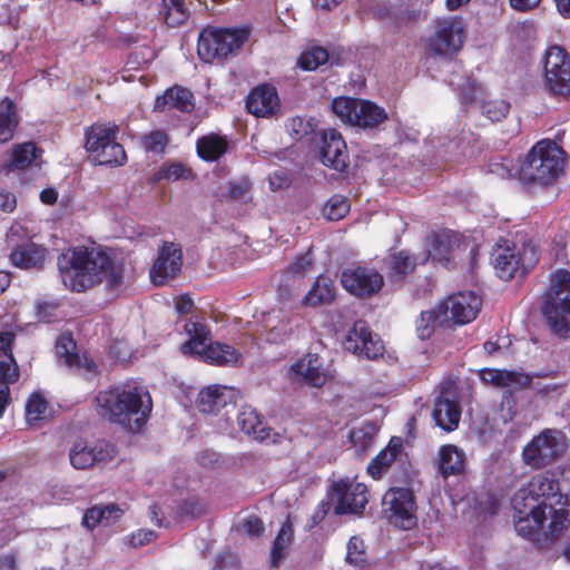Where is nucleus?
Wrapping results in <instances>:
<instances>
[{
  "mask_svg": "<svg viewBox=\"0 0 570 570\" xmlns=\"http://www.w3.org/2000/svg\"><path fill=\"white\" fill-rule=\"evenodd\" d=\"M514 528L518 534L534 535L548 522V529L537 538L541 546L553 542L570 523V511L561 503L559 484L552 474L540 473L530 479L511 498Z\"/></svg>",
  "mask_w": 570,
  "mask_h": 570,
  "instance_id": "nucleus-1",
  "label": "nucleus"
},
{
  "mask_svg": "<svg viewBox=\"0 0 570 570\" xmlns=\"http://www.w3.org/2000/svg\"><path fill=\"white\" fill-rule=\"evenodd\" d=\"M62 283L73 292H83L106 282L109 289L122 284V272L111 258L96 247L79 246L69 249L58 259Z\"/></svg>",
  "mask_w": 570,
  "mask_h": 570,
  "instance_id": "nucleus-2",
  "label": "nucleus"
},
{
  "mask_svg": "<svg viewBox=\"0 0 570 570\" xmlns=\"http://www.w3.org/2000/svg\"><path fill=\"white\" fill-rule=\"evenodd\" d=\"M96 401L102 417L131 432L142 429L153 409L149 393L130 384L100 392Z\"/></svg>",
  "mask_w": 570,
  "mask_h": 570,
  "instance_id": "nucleus-3",
  "label": "nucleus"
},
{
  "mask_svg": "<svg viewBox=\"0 0 570 570\" xmlns=\"http://www.w3.org/2000/svg\"><path fill=\"white\" fill-rule=\"evenodd\" d=\"M564 151L554 141L541 140L527 154L519 167V178L524 184L548 186L554 183L564 169Z\"/></svg>",
  "mask_w": 570,
  "mask_h": 570,
  "instance_id": "nucleus-4",
  "label": "nucleus"
},
{
  "mask_svg": "<svg viewBox=\"0 0 570 570\" xmlns=\"http://www.w3.org/2000/svg\"><path fill=\"white\" fill-rule=\"evenodd\" d=\"M542 313L551 330L559 336L570 333V273L557 271L551 278V288L546 295Z\"/></svg>",
  "mask_w": 570,
  "mask_h": 570,
  "instance_id": "nucleus-5",
  "label": "nucleus"
},
{
  "mask_svg": "<svg viewBox=\"0 0 570 570\" xmlns=\"http://www.w3.org/2000/svg\"><path fill=\"white\" fill-rule=\"evenodd\" d=\"M248 40L245 29H216L207 27L198 37L197 53L204 62L222 61L236 55Z\"/></svg>",
  "mask_w": 570,
  "mask_h": 570,
  "instance_id": "nucleus-6",
  "label": "nucleus"
},
{
  "mask_svg": "<svg viewBox=\"0 0 570 570\" xmlns=\"http://www.w3.org/2000/svg\"><path fill=\"white\" fill-rule=\"evenodd\" d=\"M567 449L564 433L556 429H546L523 448L522 462L534 470L543 469L561 458Z\"/></svg>",
  "mask_w": 570,
  "mask_h": 570,
  "instance_id": "nucleus-7",
  "label": "nucleus"
},
{
  "mask_svg": "<svg viewBox=\"0 0 570 570\" xmlns=\"http://www.w3.org/2000/svg\"><path fill=\"white\" fill-rule=\"evenodd\" d=\"M116 126H91L86 132V148L91 161L98 165H122L126 161L125 149L116 141Z\"/></svg>",
  "mask_w": 570,
  "mask_h": 570,
  "instance_id": "nucleus-8",
  "label": "nucleus"
},
{
  "mask_svg": "<svg viewBox=\"0 0 570 570\" xmlns=\"http://www.w3.org/2000/svg\"><path fill=\"white\" fill-rule=\"evenodd\" d=\"M544 89L559 99L570 97V56L559 47L551 46L546 51L543 66Z\"/></svg>",
  "mask_w": 570,
  "mask_h": 570,
  "instance_id": "nucleus-9",
  "label": "nucleus"
},
{
  "mask_svg": "<svg viewBox=\"0 0 570 570\" xmlns=\"http://www.w3.org/2000/svg\"><path fill=\"white\" fill-rule=\"evenodd\" d=\"M383 512L389 522L402 530H411L417 524V504L412 490L391 488L382 500Z\"/></svg>",
  "mask_w": 570,
  "mask_h": 570,
  "instance_id": "nucleus-10",
  "label": "nucleus"
},
{
  "mask_svg": "<svg viewBox=\"0 0 570 570\" xmlns=\"http://www.w3.org/2000/svg\"><path fill=\"white\" fill-rule=\"evenodd\" d=\"M7 244L10 248V263L21 269L39 268L47 255V249L32 242L20 225H13L7 233Z\"/></svg>",
  "mask_w": 570,
  "mask_h": 570,
  "instance_id": "nucleus-11",
  "label": "nucleus"
},
{
  "mask_svg": "<svg viewBox=\"0 0 570 570\" xmlns=\"http://www.w3.org/2000/svg\"><path fill=\"white\" fill-rule=\"evenodd\" d=\"M465 23L461 17L438 20L435 32L429 40V48L435 55L451 56L458 52L465 39Z\"/></svg>",
  "mask_w": 570,
  "mask_h": 570,
  "instance_id": "nucleus-12",
  "label": "nucleus"
},
{
  "mask_svg": "<svg viewBox=\"0 0 570 570\" xmlns=\"http://www.w3.org/2000/svg\"><path fill=\"white\" fill-rule=\"evenodd\" d=\"M482 306L481 298L472 292H462L450 296L440 305L443 321H452L454 324L463 325L472 322L479 314Z\"/></svg>",
  "mask_w": 570,
  "mask_h": 570,
  "instance_id": "nucleus-13",
  "label": "nucleus"
},
{
  "mask_svg": "<svg viewBox=\"0 0 570 570\" xmlns=\"http://www.w3.org/2000/svg\"><path fill=\"white\" fill-rule=\"evenodd\" d=\"M335 514L361 513L367 503V489L363 483L341 480L333 485Z\"/></svg>",
  "mask_w": 570,
  "mask_h": 570,
  "instance_id": "nucleus-14",
  "label": "nucleus"
},
{
  "mask_svg": "<svg viewBox=\"0 0 570 570\" xmlns=\"http://www.w3.org/2000/svg\"><path fill=\"white\" fill-rule=\"evenodd\" d=\"M115 455V446L107 442H98L95 445L76 443L69 451L70 464L77 470H86L95 465L106 464Z\"/></svg>",
  "mask_w": 570,
  "mask_h": 570,
  "instance_id": "nucleus-15",
  "label": "nucleus"
},
{
  "mask_svg": "<svg viewBox=\"0 0 570 570\" xmlns=\"http://www.w3.org/2000/svg\"><path fill=\"white\" fill-rule=\"evenodd\" d=\"M341 283L348 293L362 297L381 289L383 277L373 268L355 267L342 273Z\"/></svg>",
  "mask_w": 570,
  "mask_h": 570,
  "instance_id": "nucleus-16",
  "label": "nucleus"
},
{
  "mask_svg": "<svg viewBox=\"0 0 570 570\" xmlns=\"http://www.w3.org/2000/svg\"><path fill=\"white\" fill-rule=\"evenodd\" d=\"M525 254L521 256L518 246L507 239L498 243L491 253V264L503 281L511 279L520 265H525Z\"/></svg>",
  "mask_w": 570,
  "mask_h": 570,
  "instance_id": "nucleus-17",
  "label": "nucleus"
},
{
  "mask_svg": "<svg viewBox=\"0 0 570 570\" xmlns=\"http://www.w3.org/2000/svg\"><path fill=\"white\" fill-rule=\"evenodd\" d=\"M321 159L325 166L340 173L345 171L348 167L350 158L346 144L336 129L330 128L323 131Z\"/></svg>",
  "mask_w": 570,
  "mask_h": 570,
  "instance_id": "nucleus-18",
  "label": "nucleus"
},
{
  "mask_svg": "<svg viewBox=\"0 0 570 570\" xmlns=\"http://www.w3.org/2000/svg\"><path fill=\"white\" fill-rule=\"evenodd\" d=\"M181 264V249L174 243L165 244L150 271L153 283L163 285L167 278L174 277L180 271Z\"/></svg>",
  "mask_w": 570,
  "mask_h": 570,
  "instance_id": "nucleus-19",
  "label": "nucleus"
},
{
  "mask_svg": "<svg viewBox=\"0 0 570 570\" xmlns=\"http://www.w3.org/2000/svg\"><path fill=\"white\" fill-rule=\"evenodd\" d=\"M247 110L256 117H272L281 109V101L274 86L265 83L255 87L246 101Z\"/></svg>",
  "mask_w": 570,
  "mask_h": 570,
  "instance_id": "nucleus-20",
  "label": "nucleus"
},
{
  "mask_svg": "<svg viewBox=\"0 0 570 570\" xmlns=\"http://www.w3.org/2000/svg\"><path fill=\"white\" fill-rule=\"evenodd\" d=\"M239 429L259 442L276 443L278 434L265 424L258 412L252 406H243L237 414Z\"/></svg>",
  "mask_w": 570,
  "mask_h": 570,
  "instance_id": "nucleus-21",
  "label": "nucleus"
},
{
  "mask_svg": "<svg viewBox=\"0 0 570 570\" xmlns=\"http://www.w3.org/2000/svg\"><path fill=\"white\" fill-rule=\"evenodd\" d=\"M235 391L228 386L210 385L203 389L197 399V407L202 413L213 414L233 403Z\"/></svg>",
  "mask_w": 570,
  "mask_h": 570,
  "instance_id": "nucleus-22",
  "label": "nucleus"
},
{
  "mask_svg": "<svg viewBox=\"0 0 570 570\" xmlns=\"http://www.w3.org/2000/svg\"><path fill=\"white\" fill-rule=\"evenodd\" d=\"M296 379L305 383L321 387L327 381V375L322 367V361L316 354H307L291 367Z\"/></svg>",
  "mask_w": 570,
  "mask_h": 570,
  "instance_id": "nucleus-23",
  "label": "nucleus"
},
{
  "mask_svg": "<svg viewBox=\"0 0 570 570\" xmlns=\"http://www.w3.org/2000/svg\"><path fill=\"white\" fill-rule=\"evenodd\" d=\"M194 107L193 92L187 88L174 86L156 98L154 110L165 111L175 108L181 112H191Z\"/></svg>",
  "mask_w": 570,
  "mask_h": 570,
  "instance_id": "nucleus-24",
  "label": "nucleus"
},
{
  "mask_svg": "<svg viewBox=\"0 0 570 570\" xmlns=\"http://www.w3.org/2000/svg\"><path fill=\"white\" fill-rule=\"evenodd\" d=\"M432 416L438 426L446 432H451L459 426L461 409L458 402L442 394L434 403Z\"/></svg>",
  "mask_w": 570,
  "mask_h": 570,
  "instance_id": "nucleus-25",
  "label": "nucleus"
},
{
  "mask_svg": "<svg viewBox=\"0 0 570 570\" xmlns=\"http://www.w3.org/2000/svg\"><path fill=\"white\" fill-rule=\"evenodd\" d=\"M124 514V510L115 503L107 505H95L86 510L82 518V525L89 530L97 525H111L116 523Z\"/></svg>",
  "mask_w": 570,
  "mask_h": 570,
  "instance_id": "nucleus-26",
  "label": "nucleus"
},
{
  "mask_svg": "<svg viewBox=\"0 0 570 570\" xmlns=\"http://www.w3.org/2000/svg\"><path fill=\"white\" fill-rule=\"evenodd\" d=\"M455 245V235L450 232L435 233L429 240V257L435 263L449 266L451 263V253Z\"/></svg>",
  "mask_w": 570,
  "mask_h": 570,
  "instance_id": "nucleus-27",
  "label": "nucleus"
},
{
  "mask_svg": "<svg viewBox=\"0 0 570 570\" xmlns=\"http://www.w3.org/2000/svg\"><path fill=\"white\" fill-rule=\"evenodd\" d=\"M481 376L484 382L499 387L523 389L531 382L528 375L508 370H485Z\"/></svg>",
  "mask_w": 570,
  "mask_h": 570,
  "instance_id": "nucleus-28",
  "label": "nucleus"
},
{
  "mask_svg": "<svg viewBox=\"0 0 570 570\" xmlns=\"http://www.w3.org/2000/svg\"><path fill=\"white\" fill-rule=\"evenodd\" d=\"M464 453L458 446L448 444L439 451V471L443 478L458 475L464 469Z\"/></svg>",
  "mask_w": 570,
  "mask_h": 570,
  "instance_id": "nucleus-29",
  "label": "nucleus"
},
{
  "mask_svg": "<svg viewBox=\"0 0 570 570\" xmlns=\"http://www.w3.org/2000/svg\"><path fill=\"white\" fill-rule=\"evenodd\" d=\"M198 356L210 364L234 365L238 363L240 354L232 345L209 342L207 347H203V352Z\"/></svg>",
  "mask_w": 570,
  "mask_h": 570,
  "instance_id": "nucleus-30",
  "label": "nucleus"
},
{
  "mask_svg": "<svg viewBox=\"0 0 570 570\" xmlns=\"http://www.w3.org/2000/svg\"><path fill=\"white\" fill-rule=\"evenodd\" d=\"M185 331L189 335V340L181 345L184 354L199 355L203 347L208 346L210 342V332L205 324L199 322L189 321L185 325Z\"/></svg>",
  "mask_w": 570,
  "mask_h": 570,
  "instance_id": "nucleus-31",
  "label": "nucleus"
},
{
  "mask_svg": "<svg viewBox=\"0 0 570 570\" xmlns=\"http://www.w3.org/2000/svg\"><path fill=\"white\" fill-rule=\"evenodd\" d=\"M335 296V288L333 281L328 277L318 276L302 299L303 306L315 307L321 304H330Z\"/></svg>",
  "mask_w": 570,
  "mask_h": 570,
  "instance_id": "nucleus-32",
  "label": "nucleus"
},
{
  "mask_svg": "<svg viewBox=\"0 0 570 570\" xmlns=\"http://www.w3.org/2000/svg\"><path fill=\"white\" fill-rule=\"evenodd\" d=\"M402 448L400 439H392L389 445L383 449L368 464L367 472L374 479H380L382 474L396 460Z\"/></svg>",
  "mask_w": 570,
  "mask_h": 570,
  "instance_id": "nucleus-33",
  "label": "nucleus"
},
{
  "mask_svg": "<svg viewBox=\"0 0 570 570\" xmlns=\"http://www.w3.org/2000/svg\"><path fill=\"white\" fill-rule=\"evenodd\" d=\"M387 119L385 110L372 101L361 100L353 126L374 128Z\"/></svg>",
  "mask_w": 570,
  "mask_h": 570,
  "instance_id": "nucleus-34",
  "label": "nucleus"
},
{
  "mask_svg": "<svg viewBox=\"0 0 570 570\" xmlns=\"http://www.w3.org/2000/svg\"><path fill=\"white\" fill-rule=\"evenodd\" d=\"M227 146V140L215 134L199 138L196 144L198 156L207 161L220 158L226 153Z\"/></svg>",
  "mask_w": 570,
  "mask_h": 570,
  "instance_id": "nucleus-35",
  "label": "nucleus"
},
{
  "mask_svg": "<svg viewBox=\"0 0 570 570\" xmlns=\"http://www.w3.org/2000/svg\"><path fill=\"white\" fill-rule=\"evenodd\" d=\"M56 355L69 367H80L82 364L81 357L76 353V342L69 333H63L58 337Z\"/></svg>",
  "mask_w": 570,
  "mask_h": 570,
  "instance_id": "nucleus-36",
  "label": "nucleus"
},
{
  "mask_svg": "<svg viewBox=\"0 0 570 570\" xmlns=\"http://www.w3.org/2000/svg\"><path fill=\"white\" fill-rule=\"evenodd\" d=\"M16 126L14 104L6 98L0 102V142H6L13 137Z\"/></svg>",
  "mask_w": 570,
  "mask_h": 570,
  "instance_id": "nucleus-37",
  "label": "nucleus"
},
{
  "mask_svg": "<svg viewBox=\"0 0 570 570\" xmlns=\"http://www.w3.org/2000/svg\"><path fill=\"white\" fill-rule=\"evenodd\" d=\"M165 22L173 28L181 26L189 17L185 0H163Z\"/></svg>",
  "mask_w": 570,
  "mask_h": 570,
  "instance_id": "nucleus-38",
  "label": "nucleus"
},
{
  "mask_svg": "<svg viewBox=\"0 0 570 570\" xmlns=\"http://www.w3.org/2000/svg\"><path fill=\"white\" fill-rule=\"evenodd\" d=\"M294 537V530L292 524L287 521L285 522L277 537L274 540L272 552H271V563L272 567L277 568L281 560L284 558V551L288 548Z\"/></svg>",
  "mask_w": 570,
  "mask_h": 570,
  "instance_id": "nucleus-39",
  "label": "nucleus"
},
{
  "mask_svg": "<svg viewBox=\"0 0 570 570\" xmlns=\"http://www.w3.org/2000/svg\"><path fill=\"white\" fill-rule=\"evenodd\" d=\"M38 149L33 142L18 145L13 151L11 161L4 168L24 169L37 159Z\"/></svg>",
  "mask_w": 570,
  "mask_h": 570,
  "instance_id": "nucleus-40",
  "label": "nucleus"
},
{
  "mask_svg": "<svg viewBox=\"0 0 570 570\" xmlns=\"http://www.w3.org/2000/svg\"><path fill=\"white\" fill-rule=\"evenodd\" d=\"M372 332L364 321H356L348 331L344 346L347 351L355 353L362 345L367 343Z\"/></svg>",
  "mask_w": 570,
  "mask_h": 570,
  "instance_id": "nucleus-41",
  "label": "nucleus"
},
{
  "mask_svg": "<svg viewBox=\"0 0 570 570\" xmlns=\"http://www.w3.org/2000/svg\"><path fill=\"white\" fill-rule=\"evenodd\" d=\"M48 403L39 394H33L26 405V420L29 425H38L48 417Z\"/></svg>",
  "mask_w": 570,
  "mask_h": 570,
  "instance_id": "nucleus-42",
  "label": "nucleus"
},
{
  "mask_svg": "<svg viewBox=\"0 0 570 570\" xmlns=\"http://www.w3.org/2000/svg\"><path fill=\"white\" fill-rule=\"evenodd\" d=\"M361 100L347 97L336 98L332 104L333 112L343 121L353 125Z\"/></svg>",
  "mask_w": 570,
  "mask_h": 570,
  "instance_id": "nucleus-43",
  "label": "nucleus"
},
{
  "mask_svg": "<svg viewBox=\"0 0 570 570\" xmlns=\"http://www.w3.org/2000/svg\"><path fill=\"white\" fill-rule=\"evenodd\" d=\"M443 324V315L440 308L436 311L422 312L420 318L416 321V332L420 338L425 340L431 336L434 331L435 324Z\"/></svg>",
  "mask_w": 570,
  "mask_h": 570,
  "instance_id": "nucleus-44",
  "label": "nucleus"
},
{
  "mask_svg": "<svg viewBox=\"0 0 570 570\" xmlns=\"http://www.w3.org/2000/svg\"><path fill=\"white\" fill-rule=\"evenodd\" d=\"M510 110V104L504 99H489L481 104V112L491 121H501L507 117Z\"/></svg>",
  "mask_w": 570,
  "mask_h": 570,
  "instance_id": "nucleus-45",
  "label": "nucleus"
},
{
  "mask_svg": "<svg viewBox=\"0 0 570 570\" xmlns=\"http://www.w3.org/2000/svg\"><path fill=\"white\" fill-rule=\"evenodd\" d=\"M348 212V200L340 195L332 196L323 208L324 216L332 222L342 219Z\"/></svg>",
  "mask_w": 570,
  "mask_h": 570,
  "instance_id": "nucleus-46",
  "label": "nucleus"
},
{
  "mask_svg": "<svg viewBox=\"0 0 570 570\" xmlns=\"http://www.w3.org/2000/svg\"><path fill=\"white\" fill-rule=\"evenodd\" d=\"M328 60V53L321 47H314L304 51L298 59V65L304 70H315Z\"/></svg>",
  "mask_w": 570,
  "mask_h": 570,
  "instance_id": "nucleus-47",
  "label": "nucleus"
},
{
  "mask_svg": "<svg viewBox=\"0 0 570 570\" xmlns=\"http://www.w3.org/2000/svg\"><path fill=\"white\" fill-rule=\"evenodd\" d=\"M346 562L352 566H362L366 562L365 544L362 538L354 535L347 543Z\"/></svg>",
  "mask_w": 570,
  "mask_h": 570,
  "instance_id": "nucleus-48",
  "label": "nucleus"
},
{
  "mask_svg": "<svg viewBox=\"0 0 570 570\" xmlns=\"http://www.w3.org/2000/svg\"><path fill=\"white\" fill-rule=\"evenodd\" d=\"M416 265V262L404 252L394 254L391 257V269L399 276H404L411 273Z\"/></svg>",
  "mask_w": 570,
  "mask_h": 570,
  "instance_id": "nucleus-49",
  "label": "nucleus"
},
{
  "mask_svg": "<svg viewBox=\"0 0 570 570\" xmlns=\"http://www.w3.org/2000/svg\"><path fill=\"white\" fill-rule=\"evenodd\" d=\"M383 352L384 346L381 338L372 333L367 340V343L362 345V347H360V350H357L354 354L363 356L367 360H376L383 355Z\"/></svg>",
  "mask_w": 570,
  "mask_h": 570,
  "instance_id": "nucleus-50",
  "label": "nucleus"
},
{
  "mask_svg": "<svg viewBox=\"0 0 570 570\" xmlns=\"http://www.w3.org/2000/svg\"><path fill=\"white\" fill-rule=\"evenodd\" d=\"M167 136L161 130L151 131L142 137V146L146 150L161 153L167 145Z\"/></svg>",
  "mask_w": 570,
  "mask_h": 570,
  "instance_id": "nucleus-51",
  "label": "nucleus"
},
{
  "mask_svg": "<svg viewBox=\"0 0 570 570\" xmlns=\"http://www.w3.org/2000/svg\"><path fill=\"white\" fill-rule=\"evenodd\" d=\"M161 178L167 180H178L180 178H190V170L184 167L181 164H170L164 167L159 173Z\"/></svg>",
  "mask_w": 570,
  "mask_h": 570,
  "instance_id": "nucleus-52",
  "label": "nucleus"
},
{
  "mask_svg": "<svg viewBox=\"0 0 570 570\" xmlns=\"http://www.w3.org/2000/svg\"><path fill=\"white\" fill-rule=\"evenodd\" d=\"M483 94V88L475 81L466 80V86H463L460 95L462 104L470 105L480 98Z\"/></svg>",
  "mask_w": 570,
  "mask_h": 570,
  "instance_id": "nucleus-53",
  "label": "nucleus"
},
{
  "mask_svg": "<svg viewBox=\"0 0 570 570\" xmlns=\"http://www.w3.org/2000/svg\"><path fill=\"white\" fill-rule=\"evenodd\" d=\"M287 130L294 139L298 140L309 131V125L301 117L289 119Z\"/></svg>",
  "mask_w": 570,
  "mask_h": 570,
  "instance_id": "nucleus-54",
  "label": "nucleus"
},
{
  "mask_svg": "<svg viewBox=\"0 0 570 570\" xmlns=\"http://www.w3.org/2000/svg\"><path fill=\"white\" fill-rule=\"evenodd\" d=\"M313 264V257L311 250L304 255L297 257L289 266L288 269L294 275H303Z\"/></svg>",
  "mask_w": 570,
  "mask_h": 570,
  "instance_id": "nucleus-55",
  "label": "nucleus"
},
{
  "mask_svg": "<svg viewBox=\"0 0 570 570\" xmlns=\"http://www.w3.org/2000/svg\"><path fill=\"white\" fill-rule=\"evenodd\" d=\"M156 539V533L153 530L140 529L129 537V544L134 548H140Z\"/></svg>",
  "mask_w": 570,
  "mask_h": 570,
  "instance_id": "nucleus-56",
  "label": "nucleus"
},
{
  "mask_svg": "<svg viewBox=\"0 0 570 570\" xmlns=\"http://www.w3.org/2000/svg\"><path fill=\"white\" fill-rule=\"evenodd\" d=\"M351 441L360 452H363L371 445L372 435L363 429H356L351 432Z\"/></svg>",
  "mask_w": 570,
  "mask_h": 570,
  "instance_id": "nucleus-57",
  "label": "nucleus"
},
{
  "mask_svg": "<svg viewBox=\"0 0 570 570\" xmlns=\"http://www.w3.org/2000/svg\"><path fill=\"white\" fill-rule=\"evenodd\" d=\"M17 207V198L14 194L0 189V209L4 213H12Z\"/></svg>",
  "mask_w": 570,
  "mask_h": 570,
  "instance_id": "nucleus-58",
  "label": "nucleus"
},
{
  "mask_svg": "<svg viewBox=\"0 0 570 570\" xmlns=\"http://www.w3.org/2000/svg\"><path fill=\"white\" fill-rule=\"evenodd\" d=\"M57 305L53 303H39L37 305V316L40 321L49 323L55 317Z\"/></svg>",
  "mask_w": 570,
  "mask_h": 570,
  "instance_id": "nucleus-59",
  "label": "nucleus"
},
{
  "mask_svg": "<svg viewBox=\"0 0 570 570\" xmlns=\"http://www.w3.org/2000/svg\"><path fill=\"white\" fill-rule=\"evenodd\" d=\"M541 0H509L510 7L519 12H527L540 4Z\"/></svg>",
  "mask_w": 570,
  "mask_h": 570,
  "instance_id": "nucleus-60",
  "label": "nucleus"
},
{
  "mask_svg": "<svg viewBox=\"0 0 570 570\" xmlns=\"http://www.w3.org/2000/svg\"><path fill=\"white\" fill-rule=\"evenodd\" d=\"M244 530L248 535H258L264 530V525L258 518L253 517L246 520Z\"/></svg>",
  "mask_w": 570,
  "mask_h": 570,
  "instance_id": "nucleus-61",
  "label": "nucleus"
},
{
  "mask_svg": "<svg viewBox=\"0 0 570 570\" xmlns=\"http://www.w3.org/2000/svg\"><path fill=\"white\" fill-rule=\"evenodd\" d=\"M183 512L185 514L198 517L204 512V508L196 501H187L183 507Z\"/></svg>",
  "mask_w": 570,
  "mask_h": 570,
  "instance_id": "nucleus-62",
  "label": "nucleus"
},
{
  "mask_svg": "<svg viewBox=\"0 0 570 570\" xmlns=\"http://www.w3.org/2000/svg\"><path fill=\"white\" fill-rule=\"evenodd\" d=\"M193 301L187 297V296H181L179 297V299L176 302V309L179 314L184 315V314H188L191 312V308H193Z\"/></svg>",
  "mask_w": 570,
  "mask_h": 570,
  "instance_id": "nucleus-63",
  "label": "nucleus"
},
{
  "mask_svg": "<svg viewBox=\"0 0 570 570\" xmlns=\"http://www.w3.org/2000/svg\"><path fill=\"white\" fill-rule=\"evenodd\" d=\"M57 198L58 193L53 188H46L40 193V199L43 204L53 205Z\"/></svg>",
  "mask_w": 570,
  "mask_h": 570,
  "instance_id": "nucleus-64",
  "label": "nucleus"
}]
</instances>
